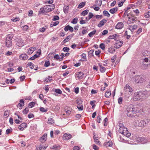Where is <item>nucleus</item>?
Listing matches in <instances>:
<instances>
[{
    "label": "nucleus",
    "instance_id": "f257e3e1",
    "mask_svg": "<svg viewBox=\"0 0 150 150\" xmlns=\"http://www.w3.org/2000/svg\"><path fill=\"white\" fill-rule=\"evenodd\" d=\"M147 96V91H140L134 93L133 99L134 101H142L146 98Z\"/></svg>",
    "mask_w": 150,
    "mask_h": 150
},
{
    "label": "nucleus",
    "instance_id": "f03ea898",
    "mask_svg": "<svg viewBox=\"0 0 150 150\" xmlns=\"http://www.w3.org/2000/svg\"><path fill=\"white\" fill-rule=\"evenodd\" d=\"M127 115L128 116H130L133 114L138 112L139 111L135 106L130 105L127 109Z\"/></svg>",
    "mask_w": 150,
    "mask_h": 150
},
{
    "label": "nucleus",
    "instance_id": "7ed1b4c3",
    "mask_svg": "<svg viewBox=\"0 0 150 150\" xmlns=\"http://www.w3.org/2000/svg\"><path fill=\"white\" fill-rule=\"evenodd\" d=\"M119 126V131L120 133L127 137H129L131 135V134L128 132L127 129L122 124L120 123Z\"/></svg>",
    "mask_w": 150,
    "mask_h": 150
},
{
    "label": "nucleus",
    "instance_id": "20e7f679",
    "mask_svg": "<svg viewBox=\"0 0 150 150\" xmlns=\"http://www.w3.org/2000/svg\"><path fill=\"white\" fill-rule=\"evenodd\" d=\"M133 80L136 83H141L146 81L145 77L143 75H137L134 76Z\"/></svg>",
    "mask_w": 150,
    "mask_h": 150
},
{
    "label": "nucleus",
    "instance_id": "39448f33",
    "mask_svg": "<svg viewBox=\"0 0 150 150\" xmlns=\"http://www.w3.org/2000/svg\"><path fill=\"white\" fill-rule=\"evenodd\" d=\"M128 20L127 21V22L129 24L133 23L134 21L137 20L136 17L130 14L128 17Z\"/></svg>",
    "mask_w": 150,
    "mask_h": 150
},
{
    "label": "nucleus",
    "instance_id": "423d86ee",
    "mask_svg": "<svg viewBox=\"0 0 150 150\" xmlns=\"http://www.w3.org/2000/svg\"><path fill=\"white\" fill-rule=\"evenodd\" d=\"M124 90L126 91V92H130L131 95L132 94L133 90L128 84L126 85L124 87Z\"/></svg>",
    "mask_w": 150,
    "mask_h": 150
},
{
    "label": "nucleus",
    "instance_id": "0eeeda50",
    "mask_svg": "<svg viewBox=\"0 0 150 150\" xmlns=\"http://www.w3.org/2000/svg\"><path fill=\"white\" fill-rule=\"evenodd\" d=\"M122 42L121 41L117 40L114 44V47L116 48H119L122 45Z\"/></svg>",
    "mask_w": 150,
    "mask_h": 150
},
{
    "label": "nucleus",
    "instance_id": "6e6552de",
    "mask_svg": "<svg viewBox=\"0 0 150 150\" xmlns=\"http://www.w3.org/2000/svg\"><path fill=\"white\" fill-rule=\"evenodd\" d=\"M27 126V124L26 123H23L21 124L18 126L19 129L21 131L23 130L24 128Z\"/></svg>",
    "mask_w": 150,
    "mask_h": 150
},
{
    "label": "nucleus",
    "instance_id": "1a4fd4ad",
    "mask_svg": "<svg viewBox=\"0 0 150 150\" xmlns=\"http://www.w3.org/2000/svg\"><path fill=\"white\" fill-rule=\"evenodd\" d=\"M124 24L122 22H119L116 25L115 28L117 29H121L124 27Z\"/></svg>",
    "mask_w": 150,
    "mask_h": 150
},
{
    "label": "nucleus",
    "instance_id": "9d476101",
    "mask_svg": "<svg viewBox=\"0 0 150 150\" xmlns=\"http://www.w3.org/2000/svg\"><path fill=\"white\" fill-rule=\"evenodd\" d=\"M16 44L19 47H22L24 44L23 40H19L18 41Z\"/></svg>",
    "mask_w": 150,
    "mask_h": 150
},
{
    "label": "nucleus",
    "instance_id": "9b49d317",
    "mask_svg": "<svg viewBox=\"0 0 150 150\" xmlns=\"http://www.w3.org/2000/svg\"><path fill=\"white\" fill-rule=\"evenodd\" d=\"M50 5H48L44 6V9H45V13L49 12L52 11L51 8H50Z\"/></svg>",
    "mask_w": 150,
    "mask_h": 150
},
{
    "label": "nucleus",
    "instance_id": "f8f14e48",
    "mask_svg": "<svg viewBox=\"0 0 150 150\" xmlns=\"http://www.w3.org/2000/svg\"><path fill=\"white\" fill-rule=\"evenodd\" d=\"M71 134H67L66 133L64 134L63 138L64 139L68 140L71 139Z\"/></svg>",
    "mask_w": 150,
    "mask_h": 150
},
{
    "label": "nucleus",
    "instance_id": "ddd939ff",
    "mask_svg": "<svg viewBox=\"0 0 150 150\" xmlns=\"http://www.w3.org/2000/svg\"><path fill=\"white\" fill-rule=\"evenodd\" d=\"M76 75L79 79H81L83 78L84 74L82 72L80 71L77 72Z\"/></svg>",
    "mask_w": 150,
    "mask_h": 150
},
{
    "label": "nucleus",
    "instance_id": "4468645a",
    "mask_svg": "<svg viewBox=\"0 0 150 150\" xmlns=\"http://www.w3.org/2000/svg\"><path fill=\"white\" fill-rule=\"evenodd\" d=\"M36 49V48L35 47H30L28 51V53L29 54H31Z\"/></svg>",
    "mask_w": 150,
    "mask_h": 150
},
{
    "label": "nucleus",
    "instance_id": "2eb2a0df",
    "mask_svg": "<svg viewBox=\"0 0 150 150\" xmlns=\"http://www.w3.org/2000/svg\"><path fill=\"white\" fill-rule=\"evenodd\" d=\"M137 140L142 144L145 143L147 142L146 139H145L144 138L142 137L139 138Z\"/></svg>",
    "mask_w": 150,
    "mask_h": 150
},
{
    "label": "nucleus",
    "instance_id": "dca6fc26",
    "mask_svg": "<svg viewBox=\"0 0 150 150\" xmlns=\"http://www.w3.org/2000/svg\"><path fill=\"white\" fill-rule=\"evenodd\" d=\"M20 59L22 60H25L28 58L27 55L25 54H22L20 56Z\"/></svg>",
    "mask_w": 150,
    "mask_h": 150
},
{
    "label": "nucleus",
    "instance_id": "f3484780",
    "mask_svg": "<svg viewBox=\"0 0 150 150\" xmlns=\"http://www.w3.org/2000/svg\"><path fill=\"white\" fill-rule=\"evenodd\" d=\"M47 134H44L40 138V140L42 142H45L47 139Z\"/></svg>",
    "mask_w": 150,
    "mask_h": 150
},
{
    "label": "nucleus",
    "instance_id": "a211bd4d",
    "mask_svg": "<svg viewBox=\"0 0 150 150\" xmlns=\"http://www.w3.org/2000/svg\"><path fill=\"white\" fill-rule=\"evenodd\" d=\"M118 9L117 7H115L111 9L110 10L109 12L110 13L113 14L116 12L118 10Z\"/></svg>",
    "mask_w": 150,
    "mask_h": 150
},
{
    "label": "nucleus",
    "instance_id": "6ab92c4d",
    "mask_svg": "<svg viewBox=\"0 0 150 150\" xmlns=\"http://www.w3.org/2000/svg\"><path fill=\"white\" fill-rule=\"evenodd\" d=\"M72 37V36L71 35H69L62 42L63 44L65 43L70 40Z\"/></svg>",
    "mask_w": 150,
    "mask_h": 150
},
{
    "label": "nucleus",
    "instance_id": "aec40b11",
    "mask_svg": "<svg viewBox=\"0 0 150 150\" xmlns=\"http://www.w3.org/2000/svg\"><path fill=\"white\" fill-rule=\"evenodd\" d=\"M6 46L8 47H10L12 45V42L11 41L6 40Z\"/></svg>",
    "mask_w": 150,
    "mask_h": 150
},
{
    "label": "nucleus",
    "instance_id": "412c9836",
    "mask_svg": "<svg viewBox=\"0 0 150 150\" xmlns=\"http://www.w3.org/2000/svg\"><path fill=\"white\" fill-rule=\"evenodd\" d=\"M149 65V64H143L141 66V69L143 70L146 69Z\"/></svg>",
    "mask_w": 150,
    "mask_h": 150
},
{
    "label": "nucleus",
    "instance_id": "4be33fe9",
    "mask_svg": "<svg viewBox=\"0 0 150 150\" xmlns=\"http://www.w3.org/2000/svg\"><path fill=\"white\" fill-rule=\"evenodd\" d=\"M112 145V142L111 141H108V142L105 143V145L106 147L111 146Z\"/></svg>",
    "mask_w": 150,
    "mask_h": 150
},
{
    "label": "nucleus",
    "instance_id": "5701e85b",
    "mask_svg": "<svg viewBox=\"0 0 150 150\" xmlns=\"http://www.w3.org/2000/svg\"><path fill=\"white\" fill-rule=\"evenodd\" d=\"M98 137L95 135L93 136V139L95 142L97 144H100V142L98 141V139L97 138Z\"/></svg>",
    "mask_w": 150,
    "mask_h": 150
},
{
    "label": "nucleus",
    "instance_id": "b1692460",
    "mask_svg": "<svg viewBox=\"0 0 150 150\" xmlns=\"http://www.w3.org/2000/svg\"><path fill=\"white\" fill-rule=\"evenodd\" d=\"M69 6H64V7L63 10L64 13H66L68 12L69 9Z\"/></svg>",
    "mask_w": 150,
    "mask_h": 150
},
{
    "label": "nucleus",
    "instance_id": "393cba45",
    "mask_svg": "<svg viewBox=\"0 0 150 150\" xmlns=\"http://www.w3.org/2000/svg\"><path fill=\"white\" fill-rule=\"evenodd\" d=\"M24 102L23 99L20 100L19 102L18 103L19 106L21 107H22L24 105Z\"/></svg>",
    "mask_w": 150,
    "mask_h": 150
},
{
    "label": "nucleus",
    "instance_id": "a878e982",
    "mask_svg": "<svg viewBox=\"0 0 150 150\" xmlns=\"http://www.w3.org/2000/svg\"><path fill=\"white\" fill-rule=\"evenodd\" d=\"M137 122L138 123V124H137V126L140 127L145 126L143 120H141L140 122L138 121Z\"/></svg>",
    "mask_w": 150,
    "mask_h": 150
},
{
    "label": "nucleus",
    "instance_id": "bb28decb",
    "mask_svg": "<svg viewBox=\"0 0 150 150\" xmlns=\"http://www.w3.org/2000/svg\"><path fill=\"white\" fill-rule=\"evenodd\" d=\"M13 37V35L12 34L8 35L7 37L6 40L11 41V40Z\"/></svg>",
    "mask_w": 150,
    "mask_h": 150
},
{
    "label": "nucleus",
    "instance_id": "cd10ccee",
    "mask_svg": "<svg viewBox=\"0 0 150 150\" xmlns=\"http://www.w3.org/2000/svg\"><path fill=\"white\" fill-rule=\"evenodd\" d=\"M118 37V36L116 34H114L113 35H111L110 36L109 38L110 39H115L116 40L117 39V38Z\"/></svg>",
    "mask_w": 150,
    "mask_h": 150
},
{
    "label": "nucleus",
    "instance_id": "c85d7f7f",
    "mask_svg": "<svg viewBox=\"0 0 150 150\" xmlns=\"http://www.w3.org/2000/svg\"><path fill=\"white\" fill-rule=\"evenodd\" d=\"M143 121L144 122V125L146 126L148 124L150 120L148 119H145L143 120Z\"/></svg>",
    "mask_w": 150,
    "mask_h": 150
},
{
    "label": "nucleus",
    "instance_id": "c756f323",
    "mask_svg": "<svg viewBox=\"0 0 150 150\" xmlns=\"http://www.w3.org/2000/svg\"><path fill=\"white\" fill-rule=\"evenodd\" d=\"M111 95V92L110 90L107 91L105 93V96L106 98H108Z\"/></svg>",
    "mask_w": 150,
    "mask_h": 150
},
{
    "label": "nucleus",
    "instance_id": "7c9ffc66",
    "mask_svg": "<svg viewBox=\"0 0 150 150\" xmlns=\"http://www.w3.org/2000/svg\"><path fill=\"white\" fill-rule=\"evenodd\" d=\"M47 123L50 125L53 124L54 123V120L52 118H49L48 119Z\"/></svg>",
    "mask_w": 150,
    "mask_h": 150
},
{
    "label": "nucleus",
    "instance_id": "2f4dec72",
    "mask_svg": "<svg viewBox=\"0 0 150 150\" xmlns=\"http://www.w3.org/2000/svg\"><path fill=\"white\" fill-rule=\"evenodd\" d=\"M51 148L54 150L59 149L60 148V146L59 145H54Z\"/></svg>",
    "mask_w": 150,
    "mask_h": 150
},
{
    "label": "nucleus",
    "instance_id": "473e14b6",
    "mask_svg": "<svg viewBox=\"0 0 150 150\" xmlns=\"http://www.w3.org/2000/svg\"><path fill=\"white\" fill-rule=\"evenodd\" d=\"M27 66V67L30 66V68L31 69H33L34 67V65L31 62H28Z\"/></svg>",
    "mask_w": 150,
    "mask_h": 150
},
{
    "label": "nucleus",
    "instance_id": "72a5a7b5",
    "mask_svg": "<svg viewBox=\"0 0 150 150\" xmlns=\"http://www.w3.org/2000/svg\"><path fill=\"white\" fill-rule=\"evenodd\" d=\"M45 9H44V7L40 8L39 12V13L40 14L41 13H45Z\"/></svg>",
    "mask_w": 150,
    "mask_h": 150
},
{
    "label": "nucleus",
    "instance_id": "f704fd0d",
    "mask_svg": "<svg viewBox=\"0 0 150 150\" xmlns=\"http://www.w3.org/2000/svg\"><path fill=\"white\" fill-rule=\"evenodd\" d=\"M108 51L110 53H113L115 51V49L113 47H111L108 49Z\"/></svg>",
    "mask_w": 150,
    "mask_h": 150
},
{
    "label": "nucleus",
    "instance_id": "c9c22d12",
    "mask_svg": "<svg viewBox=\"0 0 150 150\" xmlns=\"http://www.w3.org/2000/svg\"><path fill=\"white\" fill-rule=\"evenodd\" d=\"M94 51V50H91L89 51L88 52V55L90 57H91L93 56V53Z\"/></svg>",
    "mask_w": 150,
    "mask_h": 150
},
{
    "label": "nucleus",
    "instance_id": "e433bc0d",
    "mask_svg": "<svg viewBox=\"0 0 150 150\" xmlns=\"http://www.w3.org/2000/svg\"><path fill=\"white\" fill-rule=\"evenodd\" d=\"M78 18H75L73 19L71 21V23L74 24H76L77 22Z\"/></svg>",
    "mask_w": 150,
    "mask_h": 150
},
{
    "label": "nucleus",
    "instance_id": "4c0bfd02",
    "mask_svg": "<svg viewBox=\"0 0 150 150\" xmlns=\"http://www.w3.org/2000/svg\"><path fill=\"white\" fill-rule=\"evenodd\" d=\"M85 4V2H82L80 3L79 5L78 8H81L83 7Z\"/></svg>",
    "mask_w": 150,
    "mask_h": 150
},
{
    "label": "nucleus",
    "instance_id": "58836bf2",
    "mask_svg": "<svg viewBox=\"0 0 150 150\" xmlns=\"http://www.w3.org/2000/svg\"><path fill=\"white\" fill-rule=\"evenodd\" d=\"M89 12V10H86L84 11H83L81 13V14L83 16H85Z\"/></svg>",
    "mask_w": 150,
    "mask_h": 150
},
{
    "label": "nucleus",
    "instance_id": "ea45409f",
    "mask_svg": "<svg viewBox=\"0 0 150 150\" xmlns=\"http://www.w3.org/2000/svg\"><path fill=\"white\" fill-rule=\"evenodd\" d=\"M28 108L26 107L25 109L23 110V112L24 114H26L28 112Z\"/></svg>",
    "mask_w": 150,
    "mask_h": 150
},
{
    "label": "nucleus",
    "instance_id": "a19ab883",
    "mask_svg": "<svg viewBox=\"0 0 150 150\" xmlns=\"http://www.w3.org/2000/svg\"><path fill=\"white\" fill-rule=\"evenodd\" d=\"M104 15L107 17L110 16V14L109 12L106 11H104Z\"/></svg>",
    "mask_w": 150,
    "mask_h": 150
},
{
    "label": "nucleus",
    "instance_id": "79ce46f5",
    "mask_svg": "<svg viewBox=\"0 0 150 150\" xmlns=\"http://www.w3.org/2000/svg\"><path fill=\"white\" fill-rule=\"evenodd\" d=\"M96 33V31L94 30L88 34V35L90 37H92L93 35H94Z\"/></svg>",
    "mask_w": 150,
    "mask_h": 150
},
{
    "label": "nucleus",
    "instance_id": "37998d69",
    "mask_svg": "<svg viewBox=\"0 0 150 150\" xmlns=\"http://www.w3.org/2000/svg\"><path fill=\"white\" fill-rule=\"evenodd\" d=\"M50 65V62L49 61L46 60L45 61L44 64V66L45 67H48Z\"/></svg>",
    "mask_w": 150,
    "mask_h": 150
},
{
    "label": "nucleus",
    "instance_id": "c03bdc74",
    "mask_svg": "<svg viewBox=\"0 0 150 150\" xmlns=\"http://www.w3.org/2000/svg\"><path fill=\"white\" fill-rule=\"evenodd\" d=\"M130 14L128 13L127 12V10L125 11V12L124 13V15L123 16V17L125 18L126 17V16H127V17L129 16Z\"/></svg>",
    "mask_w": 150,
    "mask_h": 150
},
{
    "label": "nucleus",
    "instance_id": "a18cd8bd",
    "mask_svg": "<svg viewBox=\"0 0 150 150\" xmlns=\"http://www.w3.org/2000/svg\"><path fill=\"white\" fill-rule=\"evenodd\" d=\"M97 5L98 6H100L102 4L101 0H97L96 1Z\"/></svg>",
    "mask_w": 150,
    "mask_h": 150
},
{
    "label": "nucleus",
    "instance_id": "49530a36",
    "mask_svg": "<svg viewBox=\"0 0 150 150\" xmlns=\"http://www.w3.org/2000/svg\"><path fill=\"white\" fill-rule=\"evenodd\" d=\"M144 16L147 18L150 17V12H148L147 13H145L144 14Z\"/></svg>",
    "mask_w": 150,
    "mask_h": 150
},
{
    "label": "nucleus",
    "instance_id": "de8ad7c7",
    "mask_svg": "<svg viewBox=\"0 0 150 150\" xmlns=\"http://www.w3.org/2000/svg\"><path fill=\"white\" fill-rule=\"evenodd\" d=\"M122 101L123 99L121 97L119 98L118 99V103L120 104L122 103Z\"/></svg>",
    "mask_w": 150,
    "mask_h": 150
},
{
    "label": "nucleus",
    "instance_id": "09e8293b",
    "mask_svg": "<svg viewBox=\"0 0 150 150\" xmlns=\"http://www.w3.org/2000/svg\"><path fill=\"white\" fill-rule=\"evenodd\" d=\"M137 26L136 25H131L130 28L132 30H134L137 28Z\"/></svg>",
    "mask_w": 150,
    "mask_h": 150
},
{
    "label": "nucleus",
    "instance_id": "8fccbe9b",
    "mask_svg": "<svg viewBox=\"0 0 150 150\" xmlns=\"http://www.w3.org/2000/svg\"><path fill=\"white\" fill-rule=\"evenodd\" d=\"M60 57L58 54L55 55L54 56V58L55 59L57 60L59 59V61H60Z\"/></svg>",
    "mask_w": 150,
    "mask_h": 150
},
{
    "label": "nucleus",
    "instance_id": "3c124183",
    "mask_svg": "<svg viewBox=\"0 0 150 150\" xmlns=\"http://www.w3.org/2000/svg\"><path fill=\"white\" fill-rule=\"evenodd\" d=\"M59 19V17L58 16H54L52 20L53 21H55L56 20H58Z\"/></svg>",
    "mask_w": 150,
    "mask_h": 150
},
{
    "label": "nucleus",
    "instance_id": "603ef678",
    "mask_svg": "<svg viewBox=\"0 0 150 150\" xmlns=\"http://www.w3.org/2000/svg\"><path fill=\"white\" fill-rule=\"evenodd\" d=\"M103 20L101 21L98 25V26L99 27H101L103 26Z\"/></svg>",
    "mask_w": 150,
    "mask_h": 150
},
{
    "label": "nucleus",
    "instance_id": "864d4df0",
    "mask_svg": "<svg viewBox=\"0 0 150 150\" xmlns=\"http://www.w3.org/2000/svg\"><path fill=\"white\" fill-rule=\"evenodd\" d=\"M55 92L59 94H61L62 93L61 91L59 89H56L55 90Z\"/></svg>",
    "mask_w": 150,
    "mask_h": 150
},
{
    "label": "nucleus",
    "instance_id": "5fc2aeb1",
    "mask_svg": "<svg viewBox=\"0 0 150 150\" xmlns=\"http://www.w3.org/2000/svg\"><path fill=\"white\" fill-rule=\"evenodd\" d=\"M40 111L42 112H45L47 111V109L45 110V109L43 107H41L40 108Z\"/></svg>",
    "mask_w": 150,
    "mask_h": 150
},
{
    "label": "nucleus",
    "instance_id": "6e6d98bb",
    "mask_svg": "<svg viewBox=\"0 0 150 150\" xmlns=\"http://www.w3.org/2000/svg\"><path fill=\"white\" fill-rule=\"evenodd\" d=\"M63 50L64 52H68L69 50V49L67 47H65L63 48Z\"/></svg>",
    "mask_w": 150,
    "mask_h": 150
},
{
    "label": "nucleus",
    "instance_id": "4d7b16f0",
    "mask_svg": "<svg viewBox=\"0 0 150 150\" xmlns=\"http://www.w3.org/2000/svg\"><path fill=\"white\" fill-rule=\"evenodd\" d=\"M104 121H105V123L104 124V125L105 126H106L108 124V122H107L108 121V119L107 117H106L105 118L104 120Z\"/></svg>",
    "mask_w": 150,
    "mask_h": 150
},
{
    "label": "nucleus",
    "instance_id": "13d9d810",
    "mask_svg": "<svg viewBox=\"0 0 150 150\" xmlns=\"http://www.w3.org/2000/svg\"><path fill=\"white\" fill-rule=\"evenodd\" d=\"M35 104V103L34 102H32L30 103L29 104V106H30V108H32Z\"/></svg>",
    "mask_w": 150,
    "mask_h": 150
},
{
    "label": "nucleus",
    "instance_id": "bf43d9fd",
    "mask_svg": "<svg viewBox=\"0 0 150 150\" xmlns=\"http://www.w3.org/2000/svg\"><path fill=\"white\" fill-rule=\"evenodd\" d=\"M93 16V15L92 13H89L88 15L89 18H88V20L91 18Z\"/></svg>",
    "mask_w": 150,
    "mask_h": 150
},
{
    "label": "nucleus",
    "instance_id": "052dcab7",
    "mask_svg": "<svg viewBox=\"0 0 150 150\" xmlns=\"http://www.w3.org/2000/svg\"><path fill=\"white\" fill-rule=\"evenodd\" d=\"M93 149L95 150H98V147L95 144L93 145Z\"/></svg>",
    "mask_w": 150,
    "mask_h": 150
},
{
    "label": "nucleus",
    "instance_id": "680f3d73",
    "mask_svg": "<svg viewBox=\"0 0 150 150\" xmlns=\"http://www.w3.org/2000/svg\"><path fill=\"white\" fill-rule=\"evenodd\" d=\"M99 65L100 67L99 69L100 71L101 72H102L103 71V67L100 64H99Z\"/></svg>",
    "mask_w": 150,
    "mask_h": 150
},
{
    "label": "nucleus",
    "instance_id": "e2e57ef3",
    "mask_svg": "<svg viewBox=\"0 0 150 150\" xmlns=\"http://www.w3.org/2000/svg\"><path fill=\"white\" fill-rule=\"evenodd\" d=\"M74 91L76 94H77L79 92V88L78 87H76L74 89Z\"/></svg>",
    "mask_w": 150,
    "mask_h": 150
},
{
    "label": "nucleus",
    "instance_id": "0e129e2a",
    "mask_svg": "<svg viewBox=\"0 0 150 150\" xmlns=\"http://www.w3.org/2000/svg\"><path fill=\"white\" fill-rule=\"evenodd\" d=\"M46 29V28H45L44 27L40 29V31L43 33L45 31Z\"/></svg>",
    "mask_w": 150,
    "mask_h": 150
},
{
    "label": "nucleus",
    "instance_id": "69168bd1",
    "mask_svg": "<svg viewBox=\"0 0 150 150\" xmlns=\"http://www.w3.org/2000/svg\"><path fill=\"white\" fill-rule=\"evenodd\" d=\"M116 56L115 55L113 57L111 58L112 62L113 63L115 62L116 59Z\"/></svg>",
    "mask_w": 150,
    "mask_h": 150
},
{
    "label": "nucleus",
    "instance_id": "338daca9",
    "mask_svg": "<svg viewBox=\"0 0 150 150\" xmlns=\"http://www.w3.org/2000/svg\"><path fill=\"white\" fill-rule=\"evenodd\" d=\"M28 27L27 25H24L23 27V30L24 31H26L28 29Z\"/></svg>",
    "mask_w": 150,
    "mask_h": 150
},
{
    "label": "nucleus",
    "instance_id": "774afa93",
    "mask_svg": "<svg viewBox=\"0 0 150 150\" xmlns=\"http://www.w3.org/2000/svg\"><path fill=\"white\" fill-rule=\"evenodd\" d=\"M80 148L77 146H75L73 148V150H80Z\"/></svg>",
    "mask_w": 150,
    "mask_h": 150
}]
</instances>
